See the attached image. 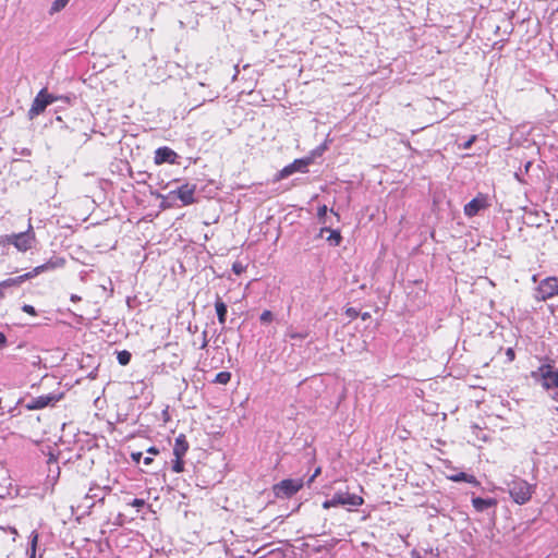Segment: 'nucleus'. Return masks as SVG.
Instances as JSON below:
<instances>
[{"label": "nucleus", "mask_w": 558, "mask_h": 558, "mask_svg": "<svg viewBox=\"0 0 558 558\" xmlns=\"http://www.w3.org/2000/svg\"><path fill=\"white\" fill-rule=\"evenodd\" d=\"M65 265V259L63 257L53 256L43 265H39L33 268L31 271L25 272L21 276L8 278L0 282V300H3L7 296V291L13 288H20L25 281L35 278L36 276L52 271L58 268H62Z\"/></svg>", "instance_id": "nucleus-1"}, {"label": "nucleus", "mask_w": 558, "mask_h": 558, "mask_svg": "<svg viewBox=\"0 0 558 558\" xmlns=\"http://www.w3.org/2000/svg\"><path fill=\"white\" fill-rule=\"evenodd\" d=\"M35 244L36 234L31 221L28 222L27 229L23 232L0 235L1 247L13 245L21 253L32 250Z\"/></svg>", "instance_id": "nucleus-2"}, {"label": "nucleus", "mask_w": 558, "mask_h": 558, "mask_svg": "<svg viewBox=\"0 0 558 558\" xmlns=\"http://www.w3.org/2000/svg\"><path fill=\"white\" fill-rule=\"evenodd\" d=\"M363 502L364 499L361 496L350 494L349 492H337L330 499H327L323 502V508L329 509L332 507L343 506L351 510L352 508L362 506Z\"/></svg>", "instance_id": "nucleus-3"}, {"label": "nucleus", "mask_w": 558, "mask_h": 558, "mask_svg": "<svg viewBox=\"0 0 558 558\" xmlns=\"http://www.w3.org/2000/svg\"><path fill=\"white\" fill-rule=\"evenodd\" d=\"M532 378L541 381L542 387L546 390L558 388V371L550 364H543L536 371L532 372Z\"/></svg>", "instance_id": "nucleus-4"}, {"label": "nucleus", "mask_w": 558, "mask_h": 558, "mask_svg": "<svg viewBox=\"0 0 558 558\" xmlns=\"http://www.w3.org/2000/svg\"><path fill=\"white\" fill-rule=\"evenodd\" d=\"M303 486L302 478H286L272 486V493L276 498L288 499L294 496Z\"/></svg>", "instance_id": "nucleus-5"}, {"label": "nucleus", "mask_w": 558, "mask_h": 558, "mask_svg": "<svg viewBox=\"0 0 558 558\" xmlns=\"http://www.w3.org/2000/svg\"><path fill=\"white\" fill-rule=\"evenodd\" d=\"M533 493V486L524 480H515L509 485V494L518 505L526 504Z\"/></svg>", "instance_id": "nucleus-6"}, {"label": "nucleus", "mask_w": 558, "mask_h": 558, "mask_svg": "<svg viewBox=\"0 0 558 558\" xmlns=\"http://www.w3.org/2000/svg\"><path fill=\"white\" fill-rule=\"evenodd\" d=\"M57 100L58 97L52 94H49L47 88L40 89L34 98L31 109L28 110V118L33 120L35 117L43 113L49 105Z\"/></svg>", "instance_id": "nucleus-7"}, {"label": "nucleus", "mask_w": 558, "mask_h": 558, "mask_svg": "<svg viewBox=\"0 0 558 558\" xmlns=\"http://www.w3.org/2000/svg\"><path fill=\"white\" fill-rule=\"evenodd\" d=\"M63 392H49L47 395H41L36 398H32L27 403H25V408L29 411L40 410L47 407H53L57 402H59L63 398Z\"/></svg>", "instance_id": "nucleus-8"}, {"label": "nucleus", "mask_w": 558, "mask_h": 558, "mask_svg": "<svg viewBox=\"0 0 558 558\" xmlns=\"http://www.w3.org/2000/svg\"><path fill=\"white\" fill-rule=\"evenodd\" d=\"M310 162H311L310 158L295 159L290 165L283 167L276 174L275 181L283 180V179L290 177L291 174H293L295 172H301V173L307 172V167H308Z\"/></svg>", "instance_id": "nucleus-9"}, {"label": "nucleus", "mask_w": 558, "mask_h": 558, "mask_svg": "<svg viewBox=\"0 0 558 558\" xmlns=\"http://www.w3.org/2000/svg\"><path fill=\"white\" fill-rule=\"evenodd\" d=\"M555 295H558V279L548 277L544 279L536 289V299L545 301Z\"/></svg>", "instance_id": "nucleus-10"}, {"label": "nucleus", "mask_w": 558, "mask_h": 558, "mask_svg": "<svg viewBox=\"0 0 558 558\" xmlns=\"http://www.w3.org/2000/svg\"><path fill=\"white\" fill-rule=\"evenodd\" d=\"M110 490L109 487H100L98 485H94L89 488L88 493L84 497V506L88 509L93 508L95 506V502H104L108 492Z\"/></svg>", "instance_id": "nucleus-11"}, {"label": "nucleus", "mask_w": 558, "mask_h": 558, "mask_svg": "<svg viewBox=\"0 0 558 558\" xmlns=\"http://www.w3.org/2000/svg\"><path fill=\"white\" fill-rule=\"evenodd\" d=\"M196 191L195 184H183L179 186L175 191H172L171 194H175L177 197L182 202L183 205H192L195 203L194 194Z\"/></svg>", "instance_id": "nucleus-12"}, {"label": "nucleus", "mask_w": 558, "mask_h": 558, "mask_svg": "<svg viewBox=\"0 0 558 558\" xmlns=\"http://www.w3.org/2000/svg\"><path fill=\"white\" fill-rule=\"evenodd\" d=\"M178 157H179L178 154L173 149H171L170 147L163 146V147H159L156 149L154 161L156 165H161V163L173 165V163H177Z\"/></svg>", "instance_id": "nucleus-13"}, {"label": "nucleus", "mask_w": 558, "mask_h": 558, "mask_svg": "<svg viewBox=\"0 0 558 558\" xmlns=\"http://www.w3.org/2000/svg\"><path fill=\"white\" fill-rule=\"evenodd\" d=\"M486 202L484 197H475L464 206V214L468 217L476 216L481 209L485 208Z\"/></svg>", "instance_id": "nucleus-14"}, {"label": "nucleus", "mask_w": 558, "mask_h": 558, "mask_svg": "<svg viewBox=\"0 0 558 558\" xmlns=\"http://www.w3.org/2000/svg\"><path fill=\"white\" fill-rule=\"evenodd\" d=\"M189 442L184 434H180L174 441L173 456L174 458L184 457L189 450Z\"/></svg>", "instance_id": "nucleus-15"}, {"label": "nucleus", "mask_w": 558, "mask_h": 558, "mask_svg": "<svg viewBox=\"0 0 558 558\" xmlns=\"http://www.w3.org/2000/svg\"><path fill=\"white\" fill-rule=\"evenodd\" d=\"M472 505L477 512H483L488 508L495 507L497 500L494 498L473 497Z\"/></svg>", "instance_id": "nucleus-16"}, {"label": "nucleus", "mask_w": 558, "mask_h": 558, "mask_svg": "<svg viewBox=\"0 0 558 558\" xmlns=\"http://www.w3.org/2000/svg\"><path fill=\"white\" fill-rule=\"evenodd\" d=\"M325 232H328L327 241L331 246H339L342 241V235L339 230H333L329 227H323L319 231V236H323Z\"/></svg>", "instance_id": "nucleus-17"}, {"label": "nucleus", "mask_w": 558, "mask_h": 558, "mask_svg": "<svg viewBox=\"0 0 558 558\" xmlns=\"http://www.w3.org/2000/svg\"><path fill=\"white\" fill-rule=\"evenodd\" d=\"M215 310L219 324L225 325L227 319L228 306L220 296H217L215 302Z\"/></svg>", "instance_id": "nucleus-18"}, {"label": "nucleus", "mask_w": 558, "mask_h": 558, "mask_svg": "<svg viewBox=\"0 0 558 558\" xmlns=\"http://www.w3.org/2000/svg\"><path fill=\"white\" fill-rule=\"evenodd\" d=\"M450 480L453 482H466L470 484H473L475 486L480 485V482L476 480V477L472 474L460 472L458 474H454L450 476Z\"/></svg>", "instance_id": "nucleus-19"}, {"label": "nucleus", "mask_w": 558, "mask_h": 558, "mask_svg": "<svg viewBox=\"0 0 558 558\" xmlns=\"http://www.w3.org/2000/svg\"><path fill=\"white\" fill-rule=\"evenodd\" d=\"M286 337L291 339V340L302 341V340H304V339H306L308 337V332L306 330H304V331H296V330L290 328L286 332Z\"/></svg>", "instance_id": "nucleus-20"}, {"label": "nucleus", "mask_w": 558, "mask_h": 558, "mask_svg": "<svg viewBox=\"0 0 558 558\" xmlns=\"http://www.w3.org/2000/svg\"><path fill=\"white\" fill-rule=\"evenodd\" d=\"M29 538H31V542H29L31 546L27 549V555H28V558H35L36 547H37V543H38V533L36 531H33Z\"/></svg>", "instance_id": "nucleus-21"}, {"label": "nucleus", "mask_w": 558, "mask_h": 558, "mask_svg": "<svg viewBox=\"0 0 558 558\" xmlns=\"http://www.w3.org/2000/svg\"><path fill=\"white\" fill-rule=\"evenodd\" d=\"M230 380H231V373L223 371V372H219L215 376L213 383L219 384V385H227Z\"/></svg>", "instance_id": "nucleus-22"}, {"label": "nucleus", "mask_w": 558, "mask_h": 558, "mask_svg": "<svg viewBox=\"0 0 558 558\" xmlns=\"http://www.w3.org/2000/svg\"><path fill=\"white\" fill-rule=\"evenodd\" d=\"M131 357H132V355L128 350L119 351L117 354V360H118L119 364L122 366L128 365L131 361Z\"/></svg>", "instance_id": "nucleus-23"}, {"label": "nucleus", "mask_w": 558, "mask_h": 558, "mask_svg": "<svg viewBox=\"0 0 558 558\" xmlns=\"http://www.w3.org/2000/svg\"><path fill=\"white\" fill-rule=\"evenodd\" d=\"M70 0H54L50 8V14H54L57 12H60L62 9L66 7Z\"/></svg>", "instance_id": "nucleus-24"}, {"label": "nucleus", "mask_w": 558, "mask_h": 558, "mask_svg": "<svg viewBox=\"0 0 558 558\" xmlns=\"http://www.w3.org/2000/svg\"><path fill=\"white\" fill-rule=\"evenodd\" d=\"M172 471L174 473H181L184 471V461H183V457H180V458H175L173 461H172Z\"/></svg>", "instance_id": "nucleus-25"}, {"label": "nucleus", "mask_w": 558, "mask_h": 558, "mask_svg": "<svg viewBox=\"0 0 558 558\" xmlns=\"http://www.w3.org/2000/svg\"><path fill=\"white\" fill-rule=\"evenodd\" d=\"M327 213H328V207L326 205L318 207L317 217H318V220L324 225L327 222Z\"/></svg>", "instance_id": "nucleus-26"}, {"label": "nucleus", "mask_w": 558, "mask_h": 558, "mask_svg": "<svg viewBox=\"0 0 558 558\" xmlns=\"http://www.w3.org/2000/svg\"><path fill=\"white\" fill-rule=\"evenodd\" d=\"M274 319V314L271 311L269 310H265L260 316H259V320L262 324H267V323H270L271 320Z\"/></svg>", "instance_id": "nucleus-27"}, {"label": "nucleus", "mask_w": 558, "mask_h": 558, "mask_svg": "<svg viewBox=\"0 0 558 558\" xmlns=\"http://www.w3.org/2000/svg\"><path fill=\"white\" fill-rule=\"evenodd\" d=\"M22 311L26 314H29L32 316H36L37 315V311L35 310V307L33 305H29V304H24L22 306Z\"/></svg>", "instance_id": "nucleus-28"}, {"label": "nucleus", "mask_w": 558, "mask_h": 558, "mask_svg": "<svg viewBox=\"0 0 558 558\" xmlns=\"http://www.w3.org/2000/svg\"><path fill=\"white\" fill-rule=\"evenodd\" d=\"M476 135H472L468 141H465L463 144H461V147L463 149H470L472 147V145L475 143L476 141Z\"/></svg>", "instance_id": "nucleus-29"}, {"label": "nucleus", "mask_w": 558, "mask_h": 558, "mask_svg": "<svg viewBox=\"0 0 558 558\" xmlns=\"http://www.w3.org/2000/svg\"><path fill=\"white\" fill-rule=\"evenodd\" d=\"M13 151L15 155H21V156H31V154H32L31 149L26 148V147H23L21 149L14 147Z\"/></svg>", "instance_id": "nucleus-30"}, {"label": "nucleus", "mask_w": 558, "mask_h": 558, "mask_svg": "<svg viewBox=\"0 0 558 558\" xmlns=\"http://www.w3.org/2000/svg\"><path fill=\"white\" fill-rule=\"evenodd\" d=\"M130 505L134 508L141 509L145 506V500L140 498H134Z\"/></svg>", "instance_id": "nucleus-31"}, {"label": "nucleus", "mask_w": 558, "mask_h": 558, "mask_svg": "<svg viewBox=\"0 0 558 558\" xmlns=\"http://www.w3.org/2000/svg\"><path fill=\"white\" fill-rule=\"evenodd\" d=\"M131 458H132V461L135 462V463H140L142 458H143V452L141 451H137V452H132L131 453Z\"/></svg>", "instance_id": "nucleus-32"}, {"label": "nucleus", "mask_w": 558, "mask_h": 558, "mask_svg": "<svg viewBox=\"0 0 558 558\" xmlns=\"http://www.w3.org/2000/svg\"><path fill=\"white\" fill-rule=\"evenodd\" d=\"M345 314L350 318H356L359 315V312L353 307H349V308H347Z\"/></svg>", "instance_id": "nucleus-33"}, {"label": "nucleus", "mask_w": 558, "mask_h": 558, "mask_svg": "<svg viewBox=\"0 0 558 558\" xmlns=\"http://www.w3.org/2000/svg\"><path fill=\"white\" fill-rule=\"evenodd\" d=\"M506 355H507L509 361H513L514 357H515L514 350L512 348H508L507 351H506Z\"/></svg>", "instance_id": "nucleus-34"}, {"label": "nucleus", "mask_w": 558, "mask_h": 558, "mask_svg": "<svg viewBox=\"0 0 558 558\" xmlns=\"http://www.w3.org/2000/svg\"><path fill=\"white\" fill-rule=\"evenodd\" d=\"M207 345H208L207 331L204 330L203 331V341H202L201 349H205Z\"/></svg>", "instance_id": "nucleus-35"}, {"label": "nucleus", "mask_w": 558, "mask_h": 558, "mask_svg": "<svg viewBox=\"0 0 558 558\" xmlns=\"http://www.w3.org/2000/svg\"><path fill=\"white\" fill-rule=\"evenodd\" d=\"M7 344V337L3 332H0V350Z\"/></svg>", "instance_id": "nucleus-36"}, {"label": "nucleus", "mask_w": 558, "mask_h": 558, "mask_svg": "<svg viewBox=\"0 0 558 558\" xmlns=\"http://www.w3.org/2000/svg\"><path fill=\"white\" fill-rule=\"evenodd\" d=\"M147 453H149V454H158V453H159V449H158V448H156V447H154V446H153V447H149V448L147 449Z\"/></svg>", "instance_id": "nucleus-37"}, {"label": "nucleus", "mask_w": 558, "mask_h": 558, "mask_svg": "<svg viewBox=\"0 0 558 558\" xmlns=\"http://www.w3.org/2000/svg\"><path fill=\"white\" fill-rule=\"evenodd\" d=\"M153 461H154V459H153L151 457H145V458L143 459V463H144L145 465H149V464H151V463H153Z\"/></svg>", "instance_id": "nucleus-38"}, {"label": "nucleus", "mask_w": 558, "mask_h": 558, "mask_svg": "<svg viewBox=\"0 0 558 558\" xmlns=\"http://www.w3.org/2000/svg\"><path fill=\"white\" fill-rule=\"evenodd\" d=\"M319 472H320V469H317V470L315 471V473H314V474L311 476V478L308 480V484H311V483L314 481V478L319 474Z\"/></svg>", "instance_id": "nucleus-39"}, {"label": "nucleus", "mask_w": 558, "mask_h": 558, "mask_svg": "<svg viewBox=\"0 0 558 558\" xmlns=\"http://www.w3.org/2000/svg\"><path fill=\"white\" fill-rule=\"evenodd\" d=\"M411 558H422V556L420 555V553L417 550H412L411 553Z\"/></svg>", "instance_id": "nucleus-40"}, {"label": "nucleus", "mask_w": 558, "mask_h": 558, "mask_svg": "<svg viewBox=\"0 0 558 558\" xmlns=\"http://www.w3.org/2000/svg\"><path fill=\"white\" fill-rule=\"evenodd\" d=\"M241 269H242L241 266H239L238 264L233 265V270H234L235 274H240Z\"/></svg>", "instance_id": "nucleus-41"}, {"label": "nucleus", "mask_w": 558, "mask_h": 558, "mask_svg": "<svg viewBox=\"0 0 558 558\" xmlns=\"http://www.w3.org/2000/svg\"><path fill=\"white\" fill-rule=\"evenodd\" d=\"M71 301H72V302H78V301H81V296H78V295H76V294H72V295H71Z\"/></svg>", "instance_id": "nucleus-42"}, {"label": "nucleus", "mask_w": 558, "mask_h": 558, "mask_svg": "<svg viewBox=\"0 0 558 558\" xmlns=\"http://www.w3.org/2000/svg\"><path fill=\"white\" fill-rule=\"evenodd\" d=\"M551 398H553L555 401H557V402H558V392H554V393L551 395Z\"/></svg>", "instance_id": "nucleus-43"}, {"label": "nucleus", "mask_w": 558, "mask_h": 558, "mask_svg": "<svg viewBox=\"0 0 558 558\" xmlns=\"http://www.w3.org/2000/svg\"><path fill=\"white\" fill-rule=\"evenodd\" d=\"M368 317H369V314H368V313H364V314L362 315V319H366V318H368Z\"/></svg>", "instance_id": "nucleus-44"}, {"label": "nucleus", "mask_w": 558, "mask_h": 558, "mask_svg": "<svg viewBox=\"0 0 558 558\" xmlns=\"http://www.w3.org/2000/svg\"><path fill=\"white\" fill-rule=\"evenodd\" d=\"M11 532H12V533H14V534H16V533H17L15 527H12V529H11Z\"/></svg>", "instance_id": "nucleus-45"}]
</instances>
